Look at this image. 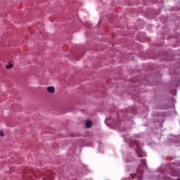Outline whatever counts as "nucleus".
<instances>
[{"mask_svg": "<svg viewBox=\"0 0 180 180\" xmlns=\"http://www.w3.org/2000/svg\"><path fill=\"white\" fill-rule=\"evenodd\" d=\"M136 153L138 157H139L140 158L144 157V153H143V150H141V148H140V145L139 144V142H136Z\"/></svg>", "mask_w": 180, "mask_h": 180, "instance_id": "obj_1", "label": "nucleus"}, {"mask_svg": "<svg viewBox=\"0 0 180 180\" xmlns=\"http://www.w3.org/2000/svg\"><path fill=\"white\" fill-rule=\"evenodd\" d=\"M46 91H47V92H49V94H54L56 89H55L54 86H48L46 88Z\"/></svg>", "mask_w": 180, "mask_h": 180, "instance_id": "obj_2", "label": "nucleus"}, {"mask_svg": "<svg viewBox=\"0 0 180 180\" xmlns=\"http://www.w3.org/2000/svg\"><path fill=\"white\" fill-rule=\"evenodd\" d=\"M42 179H44V180H53V178L50 176H48V174H46V176L42 177Z\"/></svg>", "mask_w": 180, "mask_h": 180, "instance_id": "obj_3", "label": "nucleus"}, {"mask_svg": "<svg viewBox=\"0 0 180 180\" xmlns=\"http://www.w3.org/2000/svg\"><path fill=\"white\" fill-rule=\"evenodd\" d=\"M92 126V122H91V121H88L86 122V127L87 129H89V127H91Z\"/></svg>", "mask_w": 180, "mask_h": 180, "instance_id": "obj_4", "label": "nucleus"}, {"mask_svg": "<svg viewBox=\"0 0 180 180\" xmlns=\"http://www.w3.org/2000/svg\"><path fill=\"white\" fill-rule=\"evenodd\" d=\"M13 68V65H12V64H9V65H7L6 66V68L7 69V70H11V68Z\"/></svg>", "mask_w": 180, "mask_h": 180, "instance_id": "obj_5", "label": "nucleus"}, {"mask_svg": "<svg viewBox=\"0 0 180 180\" xmlns=\"http://www.w3.org/2000/svg\"><path fill=\"white\" fill-rule=\"evenodd\" d=\"M141 164H143V165H146V160H141Z\"/></svg>", "mask_w": 180, "mask_h": 180, "instance_id": "obj_6", "label": "nucleus"}, {"mask_svg": "<svg viewBox=\"0 0 180 180\" xmlns=\"http://www.w3.org/2000/svg\"><path fill=\"white\" fill-rule=\"evenodd\" d=\"M34 176H36L37 178H39V176L40 175V173L39 172L38 174H36V173H34Z\"/></svg>", "mask_w": 180, "mask_h": 180, "instance_id": "obj_7", "label": "nucleus"}, {"mask_svg": "<svg viewBox=\"0 0 180 180\" xmlns=\"http://www.w3.org/2000/svg\"><path fill=\"white\" fill-rule=\"evenodd\" d=\"M0 136L1 137H4V132L2 131H0Z\"/></svg>", "mask_w": 180, "mask_h": 180, "instance_id": "obj_8", "label": "nucleus"}, {"mask_svg": "<svg viewBox=\"0 0 180 180\" xmlns=\"http://www.w3.org/2000/svg\"><path fill=\"white\" fill-rule=\"evenodd\" d=\"M139 180L141 179V178L139 179Z\"/></svg>", "mask_w": 180, "mask_h": 180, "instance_id": "obj_9", "label": "nucleus"}]
</instances>
